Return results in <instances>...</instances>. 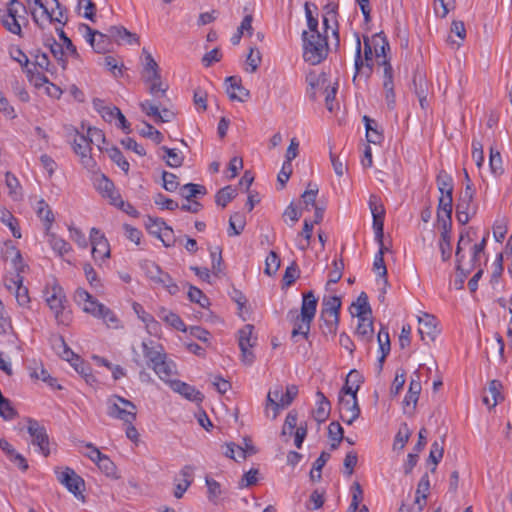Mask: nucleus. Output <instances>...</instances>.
<instances>
[{"instance_id": "nucleus-10", "label": "nucleus", "mask_w": 512, "mask_h": 512, "mask_svg": "<svg viewBox=\"0 0 512 512\" xmlns=\"http://www.w3.org/2000/svg\"><path fill=\"white\" fill-rule=\"evenodd\" d=\"M57 480L67 488L78 500L84 502L85 496L83 491L85 489L84 480L76 474V472L69 468H58L55 470Z\"/></svg>"}, {"instance_id": "nucleus-8", "label": "nucleus", "mask_w": 512, "mask_h": 512, "mask_svg": "<svg viewBox=\"0 0 512 512\" xmlns=\"http://www.w3.org/2000/svg\"><path fill=\"white\" fill-rule=\"evenodd\" d=\"M27 8L18 0H10L2 16V24L11 33L21 36L22 26L27 23Z\"/></svg>"}, {"instance_id": "nucleus-55", "label": "nucleus", "mask_w": 512, "mask_h": 512, "mask_svg": "<svg viewBox=\"0 0 512 512\" xmlns=\"http://www.w3.org/2000/svg\"><path fill=\"white\" fill-rule=\"evenodd\" d=\"M78 14L91 21L94 20L96 7L92 0H79L77 5Z\"/></svg>"}, {"instance_id": "nucleus-18", "label": "nucleus", "mask_w": 512, "mask_h": 512, "mask_svg": "<svg viewBox=\"0 0 512 512\" xmlns=\"http://www.w3.org/2000/svg\"><path fill=\"white\" fill-rule=\"evenodd\" d=\"M34 22L42 25L49 20V11L52 7L51 0H26Z\"/></svg>"}, {"instance_id": "nucleus-1", "label": "nucleus", "mask_w": 512, "mask_h": 512, "mask_svg": "<svg viewBox=\"0 0 512 512\" xmlns=\"http://www.w3.org/2000/svg\"><path fill=\"white\" fill-rule=\"evenodd\" d=\"M42 297L52 312L56 323L58 325H69L72 321V312L68 308L65 291L56 279L46 282Z\"/></svg>"}, {"instance_id": "nucleus-17", "label": "nucleus", "mask_w": 512, "mask_h": 512, "mask_svg": "<svg viewBox=\"0 0 512 512\" xmlns=\"http://www.w3.org/2000/svg\"><path fill=\"white\" fill-rule=\"evenodd\" d=\"M90 242L92 244V256L96 261L105 260L110 257L109 243L97 228L90 230Z\"/></svg>"}, {"instance_id": "nucleus-26", "label": "nucleus", "mask_w": 512, "mask_h": 512, "mask_svg": "<svg viewBox=\"0 0 512 512\" xmlns=\"http://www.w3.org/2000/svg\"><path fill=\"white\" fill-rule=\"evenodd\" d=\"M29 375L32 379L41 380L52 388H61L57 385V381L49 372L43 367L42 363L33 360L28 365Z\"/></svg>"}, {"instance_id": "nucleus-37", "label": "nucleus", "mask_w": 512, "mask_h": 512, "mask_svg": "<svg viewBox=\"0 0 512 512\" xmlns=\"http://www.w3.org/2000/svg\"><path fill=\"white\" fill-rule=\"evenodd\" d=\"M45 234L47 236V242L49 243L50 247L59 256H64L72 251L71 245L60 236L52 233L51 230L45 231Z\"/></svg>"}, {"instance_id": "nucleus-54", "label": "nucleus", "mask_w": 512, "mask_h": 512, "mask_svg": "<svg viewBox=\"0 0 512 512\" xmlns=\"http://www.w3.org/2000/svg\"><path fill=\"white\" fill-rule=\"evenodd\" d=\"M472 242V238L470 236V233L468 231L462 232L460 234L457 249H456V262H457V268L463 267V256L461 254V251L463 248L468 247Z\"/></svg>"}, {"instance_id": "nucleus-22", "label": "nucleus", "mask_w": 512, "mask_h": 512, "mask_svg": "<svg viewBox=\"0 0 512 512\" xmlns=\"http://www.w3.org/2000/svg\"><path fill=\"white\" fill-rule=\"evenodd\" d=\"M94 186L101 196L112 204L120 196L119 192L115 189L112 181H110L104 174L96 175L94 178Z\"/></svg>"}, {"instance_id": "nucleus-23", "label": "nucleus", "mask_w": 512, "mask_h": 512, "mask_svg": "<svg viewBox=\"0 0 512 512\" xmlns=\"http://www.w3.org/2000/svg\"><path fill=\"white\" fill-rule=\"evenodd\" d=\"M169 386L174 392L180 394L189 401L200 403L204 398L203 394L194 386L180 380L174 379L173 381H170Z\"/></svg>"}, {"instance_id": "nucleus-44", "label": "nucleus", "mask_w": 512, "mask_h": 512, "mask_svg": "<svg viewBox=\"0 0 512 512\" xmlns=\"http://www.w3.org/2000/svg\"><path fill=\"white\" fill-rule=\"evenodd\" d=\"M161 150L165 153L163 159L168 166L177 168L183 164L184 156L181 151L166 146L161 147Z\"/></svg>"}, {"instance_id": "nucleus-64", "label": "nucleus", "mask_w": 512, "mask_h": 512, "mask_svg": "<svg viewBox=\"0 0 512 512\" xmlns=\"http://www.w3.org/2000/svg\"><path fill=\"white\" fill-rule=\"evenodd\" d=\"M246 455H247L246 449H244L240 446H236L234 443H228L226 445V451H225L226 457H229L231 459L239 461V460H244L246 458Z\"/></svg>"}, {"instance_id": "nucleus-9", "label": "nucleus", "mask_w": 512, "mask_h": 512, "mask_svg": "<svg viewBox=\"0 0 512 512\" xmlns=\"http://www.w3.org/2000/svg\"><path fill=\"white\" fill-rule=\"evenodd\" d=\"M142 268L147 278L151 280L154 283V285L166 289L167 292L171 295H175L179 292V287L176 283H174L171 276L168 273L164 272L154 262L145 261L142 264Z\"/></svg>"}, {"instance_id": "nucleus-24", "label": "nucleus", "mask_w": 512, "mask_h": 512, "mask_svg": "<svg viewBox=\"0 0 512 512\" xmlns=\"http://www.w3.org/2000/svg\"><path fill=\"white\" fill-rule=\"evenodd\" d=\"M486 246V237L479 242L473 245L471 248V259L469 263H465L463 261V267L457 268L463 274H469L474 269H476L481 264V260L484 257V249Z\"/></svg>"}, {"instance_id": "nucleus-60", "label": "nucleus", "mask_w": 512, "mask_h": 512, "mask_svg": "<svg viewBox=\"0 0 512 512\" xmlns=\"http://www.w3.org/2000/svg\"><path fill=\"white\" fill-rule=\"evenodd\" d=\"M381 69V77H382V85L383 87H388L389 85H394V72L391 64L388 60H383L381 64H378Z\"/></svg>"}, {"instance_id": "nucleus-12", "label": "nucleus", "mask_w": 512, "mask_h": 512, "mask_svg": "<svg viewBox=\"0 0 512 512\" xmlns=\"http://www.w3.org/2000/svg\"><path fill=\"white\" fill-rule=\"evenodd\" d=\"M27 423V431L32 438V444L38 448L39 453L47 457L50 454V448L45 427L34 419H28Z\"/></svg>"}, {"instance_id": "nucleus-25", "label": "nucleus", "mask_w": 512, "mask_h": 512, "mask_svg": "<svg viewBox=\"0 0 512 512\" xmlns=\"http://www.w3.org/2000/svg\"><path fill=\"white\" fill-rule=\"evenodd\" d=\"M153 371L157 374V376L167 384H170V381H173V377L177 374L176 364L167 358V355L164 359H161L159 362L155 363L151 367Z\"/></svg>"}, {"instance_id": "nucleus-16", "label": "nucleus", "mask_w": 512, "mask_h": 512, "mask_svg": "<svg viewBox=\"0 0 512 512\" xmlns=\"http://www.w3.org/2000/svg\"><path fill=\"white\" fill-rule=\"evenodd\" d=\"M73 150L80 157L82 165L93 170L95 168V161L90 156V143L88 138L82 134L77 133L73 139Z\"/></svg>"}, {"instance_id": "nucleus-34", "label": "nucleus", "mask_w": 512, "mask_h": 512, "mask_svg": "<svg viewBox=\"0 0 512 512\" xmlns=\"http://www.w3.org/2000/svg\"><path fill=\"white\" fill-rule=\"evenodd\" d=\"M35 213L37 217L43 222L45 231L51 230L54 223V214L44 199L37 201L35 206Z\"/></svg>"}, {"instance_id": "nucleus-39", "label": "nucleus", "mask_w": 512, "mask_h": 512, "mask_svg": "<svg viewBox=\"0 0 512 512\" xmlns=\"http://www.w3.org/2000/svg\"><path fill=\"white\" fill-rule=\"evenodd\" d=\"M383 253L384 252H383V241H382L380 243V249L374 257L373 270L379 276L378 285L381 286L383 289H385L388 284V281L386 278L387 269H386V266L384 263Z\"/></svg>"}, {"instance_id": "nucleus-49", "label": "nucleus", "mask_w": 512, "mask_h": 512, "mask_svg": "<svg viewBox=\"0 0 512 512\" xmlns=\"http://www.w3.org/2000/svg\"><path fill=\"white\" fill-rule=\"evenodd\" d=\"M318 185L315 183H309L307 189L301 195L302 204L304 205L303 209L310 210L316 206V197L318 194Z\"/></svg>"}, {"instance_id": "nucleus-21", "label": "nucleus", "mask_w": 512, "mask_h": 512, "mask_svg": "<svg viewBox=\"0 0 512 512\" xmlns=\"http://www.w3.org/2000/svg\"><path fill=\"white\" fill-rule=\"evenodd\" d=\"M141 110L148 116L153 117L155 122H170L174 119L175 114L169 109H159V106L149 100L140 103Z\"/></svg>"}, {"instance_id": "nucleus-58", "label": "nucleus", "mask_w": 512, "mask_h": 512, "mask_svg": "<svg viewBox=\"0 0 512 512\" xmlns=\"http://www.w3.org/2000/svg\"><path fill=\"white\" fill-rule=\"evenodd\" d=\"M437 185L441 196H452L453 183L452 178L449 175H447L446 173H440L437 177Z\"/></svg>"}, {"instance_id": "nucleus-38", "label": "nucleus", "mask_w": 512, "mask_h": 512, "mask_svg": "<svg viewBox=\"0 0 512 512\" xmlns=\"http://www.w3.org/2000/svg\"><path fill=\"white\" fill-rule=\"evenodd\" d=\"M316 398L317 407L313 411V417L317 422L322 423L328 418L330 414L331 404L325 395L320 391L316 393Z\"/></svg>"}, {"instance_id": "nucleus-7", "label": "nucleus", "mask_w": 512, "mask_h": 512, "mask_svg": "<svg viewBox=\"0 0 512 512\" xmlns=\"http://www.w3.org/2000/svg\"><path fill=\"white\" fill-rule=\"evenodd\" d=\"M106 404L109 417L124 424H132L136 420L137 407L133 402L118 395H111Z\"/></svg>"}, {"instance_id": "nucleus-40", "label": "nucleus", "mask_w": 512, "mask_h": 512, "mask_svg": "<svg viewBox=\"0 0 512 512\" xmlns=\"http://www.w3.org/2000/svg\"><path fill=\"white\" fill-rule=\"evenodd\" d=\"M157 315L168 326H170L178 331L186 330V326H185L184 322L181 320V318L176 313H174L166 308H161L158 311Z\"/></svg>"}, {"instance_id": "nucleus-50", "label": "nucleus", "mask_w": 512, "mask_h": 512, "mask_svg": "<svg viewBox=\"0 0 512 512\" xmlns=\"http://www.w3.org/2000/svg\"><path fill=\"white\" fill-rule=\"evenodd\" d=\"M452 214V196L444 195L439 198L437 217L439 220H451Z\"/></svg>"}, {"instance_id": "nucleus-56", "label": "nucleus", "mask_w": 512, "mask_h": 512, "mask_svg": "<svg viewBox=\"0 0 512 512\" xmlns=\"http://www.w3.org/2000/svg\"><path fill=\"white\" fill-rule=\"evenodd\" d=\"M442 260L447 261L451 257L452 247H451V235L448 230H444L441 233L440 243H439Z\"/></svg>"}, {"instance_id": "nucleus-13", "label": "nucleus", "mask_w": 512, "mask_h": 512, "mask_svg": "<svg viewBox=\"0 0 512 512\" xmlns=\"http://www.w3.org/2000/svg\"><path fill=\"white\" fill-rule=\"evenodd\" d=\"M256 340V337H253L252 325H245L239 330L238 344L241 350L242 361L245 364L250 365L254 361V354L251 349L256 344Z\"/></svg>"}, {"instance_id": "nucleus-36", "label": "nucleus", "mask_w": 512, "mask_h": 512, "mask_svg": "<svg viewBox=\"0 0 512 512\" xmlns=\"http://www.w3.org/2000/svg\"><path fill=\"white\" fill-rule=\"evenodd\" d=\"M370 43H372L375 63L381 64L383 60H388L386 56V50L389 49V44L384 36L381 34H375L370 38Z\"/></svg>"}, {"instance_id": "nucleus-47", "label": "nucleus", "mask_w": 512, "mask_h": 512, "mask_svg": "<svg viewBox=\"0 0 512 512\" xmlns=\"http://www.w3.org/2000/svg\"><path fill=\"white\" fill-rule=\"evenodd\" d=\"M377 341L379 344V351L381 355L378 358L379 363L382 365L385 358L390 352V338L386 328H381L377 335Z\"/></svg>"}, {"instance_id": "nucleus-59", "label": "nucleus", "mask_w": 512, "mask_h": 512, "mask_svg": "<svg viewBox=\"0 0 512 512\" xmlns=\"http://www.w3.org/2000/svg\"><path fill=\"white\" fill-rule=\"evenodd\" d=\"M205 188L204 186L188 183L181 187L180 194L182 197L186 199H191L193 197H196L197 195H204L205 194Z\"/></svg>"}, {"instance_id": "nucleus-61", "label": "nucleus", "mask_w": 512, "mask_h": 512, "mask_svg": "<svg viewBox=\"0 0 512 512\" xmlns=\"http://www.w3.org/2000/svg\"><path fill=\"white\" fill-rule=\"evenodd\" d=\"M236 196V189L232 186L222 188L216 195V203L225 207Z\"/></svg>"}, {"instance_id": "nucleus-52", "label": "nucleus", "mask_w": 512, "mask_h": 512, "mask_svg": "<svg viewBox=\"0 0 512 512\" xmlns=\"http://www.w3.org/2000/svg\"><path fill=\"white\" fill-rule=\"evenodd\" d=\"M5 183L8 188L9 195L14 199L18 200L21 197V185L15 175L10 172L5 174Z\"/></svg>"}, {"instance_id": "nucleus-35", "label": "nucleus", "mask_w": 512, "mask_h": 512, "mask_svg": "<svg viewBox=\"0 0 512 512\" xmlns=\"http://www.w3.org/2000/svg\"><path fill=\"white\" fill-rule=\"evenodd\" d=\"M62 345L64 347L63 353L61 354L62 358L70 362L75 370L89 381L88 378L92 377V375L88 373L90 368L77 355H75L73 351L67 348L64 343H62Z\"/></svg>"}, {"instance_id": "nucleus-48", "label": "nucleus", "mask_w": 512, "mask_h": 512, "mask_svg": "<svg viewBox=\"0 0 512 512\" xmlns=\"http://www.w3.org/2000/svg\"><path fill=\"white\" fill-rule=\"evenodd\" d=\"M246 225V219L245 216L240 212H235L230 216L229 219V228H228V235L229 236H237L241 234V232L244 230V227Z\"/></svg>"}, {"instance_id": "nucleus-41", "label": "nucleus", "mask_w": 512, "mask_h": 512, "mask_svg": "<svg viewBox=\"0 0 512 512\" xmlns=\"http://www.w3.org/2000/svg\"><path fill=\"white\" fill-rule=\"evenodd\" d=\"M306 82L313 90L312 96L315 97L316 90H322L329 83H331L325 73H317L315 71H311L306 76Z\"/></svg>"}, {"instance_id": "nucleus-63", "label": "nucleus", "mask_w": 512, "mask_h": 512, "mask_svg": "<svg viewBox=\"0 0 512 512\" xmlns=\"http://www.w3.org/2000/svg\"><path fill=\"white\" fill-rule=\"evenodd\" d=\"M279 267H280V259L275 252L271 251L268 254V256L266 257L264 272L267 275L271 276V275H274L278 271Z\"/></svg>"}, {"instance_id": "nucleus-20", "label": "nucleus", "mask_w": 512, "mask_h": 512, "mask_svg": "<svg viewBox=\"0 0 512 512\" xmlns=\"http://www.w3.org/2000/svg\"><path fill=\"white\" fill-rule=\"evenodd\" d=\"M371 68L375 64V56L373 51L372 43H370V38H364V60L361 57V40L358 35H356V56H355V68L357 71L364 65Z\"/></svg>"}, {"instance_id": "nucleus-57", "label": "nucleus", "mask_w": 512, "mask_h": 512, "mask_svg": "<svg viewBox=\"0 0 512 512\" xmlns=\"http://www.w3.org/2000/svg\"><path fill=\"white\" fill-rule=\"evenodd\" d=\"M410 435H411V432H410L408 426L406 424H403L399 428V430L395 436L394 443H393V449L394 450H397V449L402 450L405 447L406 443L408 442Z\"/></svg>"}, {"instance_id": "nucleus-27", "label": "nucleus", "mask_w": 512, "mask_h": 512, "mask_svg": "<svg viewBox=\"0 0 512 512\" xmlns=\"http://www.w3.org/2000/svg\"><path fill=\"white\" fill-rule=\"evenodd\" d=\"M357 319L358 323L355 330V336L364 344L371 343L374 337V327L371 316Z\"/></svg>"}, {"instance_id": "nucleus-6", "label": "nucleus", "mask_w": 512, "mask_h": 512, "mask_svg": "<svg viewBox=\"0 0 512 512\" xmlns=\"http://www.w3.org/2000/svg\"><path fill=\"white\" fill-rule=\"evenodd\" d=\"M317 299L312 292L303 294L301 312L294 320L292 336L301 335L306 338L310 331L311 322L315 317Z\"/></svg>"}, {"instance_id": "nucleus-32", "label": "nucleus", "mask_w": 512, "mask_h": 512, "mask_svg": "<svg viewBox=\"0 0 512 512\" xmlns=\"http://www.w3.org/2000/svg\"><path fill=\"white\" fill-rule=\"evenodd\" d=\"M226 92L231 100H237L243 102L249 95L248 90L241 86L239 80L236 77L226 78Z\"/></svg>"}, {"instance_id": "nucleus-15", "label": "nucleus", "mask_w": 512, "mask_h": 512, "mask_svg": "<svg viewBox=\"0 0 512 512\" xmlns=\"http://www.w3.org/2000/svg\"><path fill=\"white\" fill-rule=\"evenodd\" d=\"M339 411L343 422L351 425L360 415L357 396H339Z\"/></svg>"}, {"instance_id": "nucleus-30", "label": "nucleus", "mask_w": 512, "mask_h": 512, "mask_svg": "<svg viewBox=\"0 0 512 512\" xmlns=\"http://www.w3.org/2000/svg\"><path fill=\"white\" fill-rule=\"evenodd\" d=\"M107 35L109 40L115 41L118 44H133L138 42L135 34L130 33L121 26L110 27L107 31Z\"/></svg>"}, {"instance_id": "nucleus-19", "label": "nucleus", "mask_w": 512, "mask_h": 512, "mask_svg": "<svg viewBox=\"0 0 512 512\" xmlns=\"http://www.w3.org/2000/svg\"><path fill=\"white\" fill-rule=\"evenodd\" d=\"M418 332L420 334V337L425 342H431L434 341L437 334V319L430 315V314H423V316L418 318Z\"/></svg>"}, {"instance_id": "nucleus-28", "label": "nucleus", "mask_w": 512, "mask_h": 512, "mask_svg": "<svg viewBox=\"0 0 512 512\" xmlns=\"http://www.w3.org/2000/svg\"><path fill=\"white\" fill-rule=\"evenodd\" d=\"M87 35L85 36L86 40L92 46V48L97 53H104L108 50L109 37L107 34L100 33L98 31L92 30L89 26H84Z\"/></svg>"}, {"instance_id": "nucleus-42", "label": "nucleus", "mask_w": 512, "mask_h": 512, "mask_svg": "<svg viewBox=\"0 0 512 512\" xmlns=\"http://www.w3.org/2000/svg\"><path fill=\"white\" fill-rule=\"evenodd\" d=\"M353 312L352 314L356 316L357 318L362 317H370L371 316V309L368 303V297L367 295L362 292L356 302L352 304Z\"/></svg>"}, {"instance_id": "nucleus-5", "label": "nucleus", "mask_w": 512, "mask_h": 512, "mask_svg": "<svg viewBox=\"0 0 512 512\" xmlns=\"http://www.w3.org/2000/svg\"><path fill=\"white\" fill-rule=\"evenodd\" d=\"M143 55L144 62L142 77L148 85L150 94L154 98L165 96L167 86H165L161 81L160 70L157 62L146 49H143Z\"/></svg>"}, {"instance_id": "nucleus-3", "label": "nucleus", "mask_w": 512, "mask_h": 512, "mask_svg": "<svg viewBox=\"0 0 512 512\" xmlns=\"http://www.w3.org/2000/svg\"><path fill=\"white\" fill-rule=\"evenodd\" d=\"M298 395V387L288 385L285 388L276 385L269 390L264 407L265 416L275 420L280 412L287 408Z\"/></svg>"}, {"instance_id": "nucleus-43", "label": "nucleus", "mask_w": 512, "mask_h": 512, "mask_svg": "<svg viewBox=\"0 0 512 512\" xmlns=\"http://www.w3.org/2000/svg\"><path fill=\"white\" fill-rule=\"evenodd\" d=\"M430 488V481L427 474L421 477L417 490L415 503L418 505V510L421 511L423 506L426 504L427 493Z\"/></svg>"}, {"instance_id": "nucleus-31", "label": "nucleus", "mask_w": 512, "mask_h": 512, "mask_svg": "<svg viewBox=\"0 0 512 512\" xmlns=\"http://www.w3.org/2000/svg\"><path fill=\"white\" fill-rule=\"evenodd\" d=\"M501 389V382L498 380H492L489 383L488 389L483 396V403L489 408L495 407L499 402L503 400Z\"/></svg>"}, {"instance_id": "nucleus-45", "label": "nucleus", "mask_w": 512, "mask_h": 512, "mask_svg": "<svg viewBox=\"0 0 512 512\" xmlns=\"http://www.w3.org/2000/svg\"><path fill=\"white\" fill-rule=\"evenodd\" d=\"M145 224L148 231L158 237L166 235L167 232H172V229L160 218L148 217Z\"/></svg>"}, {"instance_id": "nucleus-51", "label": "nucleus", "mask_w": 512, "mask_h": 512, "mask_svg": "<svg viewBox=\"0 0 512 512\" xmlns=\"http://www.w3.org/2000/svg\"><path fill=\"white\" fill-rule=\"evenodd\" d=\"M341 307V300L337 296H331L328 299H324L323 307L321 310L322 316H339V310Z\"/></svg>"}, {"instance_id": "nucleus-29", "label": "nucleus", "mask_w": 512, "mask_h": 512, "mask_svg": "<svg viewBox=\"0 0 512 512\" xmlns=\"http://www.w3.org/2000/svg\"><path fill=\"white\" fill-rule=\"evenodd\" d=\"M143 355L147 359L149 367L155 365L161 359H164L166 353L160 344H153L152 342H142Z\"/></svg>"}, {"instance_id": "nucleus-2", "label": "nucleus", "mask_w": 512, "mask_h": 512, "mask_svg": "<svg viewBox=\"0 0 512 512\" xmlns=\"http://www.w3.org/2000/svg\"><path fill=\"white\" fill-rule=\"evenodd\" d=\"M74 302L83 312L101 319L109 328H118L120 321L116 314L103 303L94 298L88 291L83 288H77L73 296Z\"/></svg>"}, {"instance_id": "nucleus-33", "label": "nucleus", "mask_w": 512, "mask_h": 512, "mask_svg": "<svg viewBox=\"0 0 512 512\" xmlns=\"http://www.w3.org/2000/svg\"><path fill=\"white\" fill-rule=\"evenodd\" d=\"M421 389L422 387L420 377L416 375V378H411L408 392L403 400L405 409L410 408L413 410L415 408L419 399Z\"/></svg>"}, {"instance_id": "nucleus-11", "label": "nucleus", "mask_w": 512, "mask_h": 512, "mask_svg": "<svg viewBox=\"0 0 512 512\" xmlns=\"http://www.w3.org/2000/svg\"><path fill=\"white\" fill-rule=\"evenodd\" d=\"M476 213V205L474 203V189L468 183L462 192L457 206L456 215L460 223L466 224L469 222L472 215Z\"/></svg>"}, {"instance_id": "nucleus-14", "label": "nucleus", "mask_w": 512, "mask_h": 512, "mask_svg": "<svg viewBox=\"0 0 512 512\" xmlns=\"http://www.w3.org/2000/svg\"><path fill=\"white\" fill-rule=\"evenodd\" d=\"M368 204L373 217L375 238L379 243H381L383 239L385 209L380 198L376 195L370 196Z\"/></svg>"}, {"instance_id": "nucleus-46", "label": "nucleus", "mask_w": 512, "mask_h": 512, "mask_svg": "<svg viewBox=\"0 0 512 512\" xmlns=\"http://www.w3.org/2000/svg\"><path fill=\"white\" fill-rule=\"evenodd\" d=\"M366 127V138L369 143L377 144L383 139L382 134L377 130V122L368 116L363 117Z\"/></svg>"}, {"instance_id": "nucleus-4", "label": "nucleus", "mask_w": 512, "mask_h": 512, "mask_svg": "<svg viewBox=\"0 0 512 512\" xmlns=\"http://www.w3.org/2000/svg\"><path fill=\"white\" fill-rule=\"evenodd\" d=\"M303 58L311 65L321 63L328 54V43L325 36L320 33L303 31Z\"/></svg>"}, {"instance_id": "nucleus-62", "label": "nucleus", "mask_w": 512, "mask_h": 512, "mask_svg": "<svg viewBox=\"0 0 512 512\" xmlns=\"http://www.w3.org/2000/svg\"><path fill=\"white\" fill-rule=\"evenodd\" d=\"M321 320L323 321V333L335 335L339 325V316H322Z\"/></svg>"}, {"instance_id": "nucleus-53", "label": "nucleus", "mask_w": 512, "mask_h": 512, "mask_svg": "<svg viewBox=\"0 0 512 512\" xmlns=\"http://www.w3.org/2000/svg\"><path fill=\"white\" fill-rule=\"evenodd\" d=\"M312 231H313V223L308 220H305L304 225H303V230L299 234L298 239H297V246L299 249L305 250L310 245Z\"/></svg>"}]
</instances>
